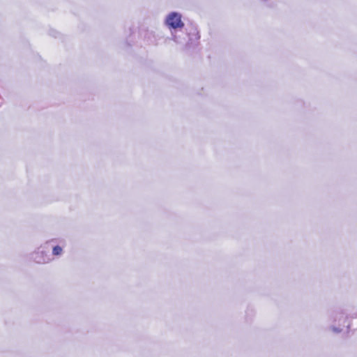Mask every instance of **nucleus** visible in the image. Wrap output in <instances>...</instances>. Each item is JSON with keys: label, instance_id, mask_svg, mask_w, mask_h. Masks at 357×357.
<instances>
[{"label": "nucleus", "instance_id": "f257e3e1", "mask_svg": "<svg viewBox=\"0 0 357 357\" xmlns=\"http://www.w3.org/2000/svg\"><path fill=\"white\" fill-rule=\"evenodd\" d=\"M164 24L172 31L179 30L184 27L182 15L178 12H170L164 19Z\"/></svg>", "mask_w": 357, "mask_h": 357}, {"label": "nucleus", "instance_id": "f03ea898", "mask_svg": "<svg viewBox=\"0 0 357 357\" xmlns=\"http://www.w3.org/2000/svg\"><path fill=\"white\" fill-rule=\"evenodd\" d=\"M34 260L38 264H45L51 261L49 256L43 252H38L36 253Z\"/></svg>", "mask_w": 357, "mask_h": 357}, {"label": "nucleus", "instance_id": "7ed1b4c3", "mask_svg": "<svg viewBox=\"0 0 357 357\" xmlns=\"http://www.w3.org/2000/svg\"><path fill=\"white\" fill-rule=\"evenodd\" d=\"M333 319L335 321H337L340 324L344 325L346 323V317L342 312L335 314Z\"/></svg>", "mask_w": 357, "mask_h": 357}, {"label": "nucleus", "instance_id": "20e7f679", "mask_svg": "<svg viewBox=\"0 0 357 357\" xmlns=\"http://www.w3.org/2000/svg\"><path fill=\"white\" fill-rule=\"evenodd\" d=\"M63 253V248L59 246V245H56V246H54L52 249V255H54V256H60Z\"/></svg>", "mask_w": 357, "mask_h": 357}, {"label": "nucleus", "instance_id": "39448f33", "mask_svg": "<svg viewBox=\"0 0 357 357\" xmlns=\"http://www.w3.org/2000/svg\"><path fill=\"white\" fill-rule=\"evenodd\" d=\"M333 331L335 333H340L341 331V329L339 328L332 327Z\"/></svg>", "mask_w": 357, "mask_h": 357}]
</instances>
